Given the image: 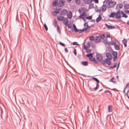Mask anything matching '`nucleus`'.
<instances>
[{
  "instance_id": "1",
  "label": "nucleus",
  "mask_w": 129,
  "mask_h": 129,
  "mask_svg": "<svg viewBox=\"0 0 129 129\" xmlns=\"http://www.w3.org/2000/svg\"><path fill=\"white\" fill-rule=\"evenodd\" d=\"M86 27H84L82 29H78L77 28L75 30V31L76 33L78 32L79 33H82L83 31L85 30L89 31L90 29L91 26H89L88 25H86Z\"/></svg>"
},
{
  "instance_id": "2",
  "label": "nucleus",
  "mask_w": 129,
  "mask_h": 129,
  "mask_svg": "<svg viewBox=\"0 0 129 129\" xmlns=\"http://www.w3.org/2000/svg\"><path fill=\"white\" fill-rule=\"evenodd\" d=\"M108 3L107 4V7L108 8L113 7L116 4V2L114 1H112V0H107L106 4Z\"/></svg>"
},
{
  "instance_id": "3",
  "label": "nucleus",
  "mask_w": 129,
  "mask_h": 129,
  "mask_svg": "<svg viewBox=\"0 0 129 129\" xmlns=\"http://www.w3.org/2000/svg\"><path fill=\"white\" fill-rule=\"evenodd\" d=\"M110 51L111 53L114 57L113 58V61L115 62L117 58V52L113 51L112 49H111V51Z\"/></svg>"
},
{
  "instance_id": "4",
  "label": "nucleus",
  "mask_w": 129,
  "mask_h": 129,
  "mask_svg": "<svg viewBox=\"0 0 129 129\" xmlns=\"http://www.w3.org/2000/svg\"><path fill=\"white\" fill-rule=\"evenodd\" d=\"M121 11H122L120 10H118L117 12L116 13V16L115 18L116 19H118L120 18L121 17Z\"/></svg>"
},
{
  "instance_id": "5",
  "label": "nucleus",
  "mask_w": 129,
  "mask_h": 129,
  "mask_svg": "<svg viewBox=\"0 0 129 129\" xmlns=\"http://www.w3.org/2000/svg\"><path fill=\"white\" fill-rule=\"evenodd\" d=\"M65 2L64 0H59L58 2V6L59 7H62L64 4V2Z\"/></svg>"
},
{
  "instance_id": "6",
  "label": "nucleus",
  "mask_w": 129,
  "mask_h": 129,
  "mask_svg": "<svg viewBox=\"0 0 129 129\" xmlns=\"http://www.w3.org/2000/svg\"><path fill=\"white\" fill-rule=\"evenodd\" d=\"M96 59L98 60V61L100 62L101 60L103 59V57L101 55L99 54H97L96 55Z\"/></svg>"
},
{
  "instance_id": "7",
  "label": "nucleus",
  "mask_w": 129,
  "mask_h": 129,
  "mask_svg": "<svg viewBox=\"0 0 129 129\" xmlns=\"http://www.w3.org/2000/svg\"><path fill=\"white\" fill-rule=\"evenodd\" d=\"M68 11L66 9H63L61 11L60 15H61L64 16L68 13Z\"/></svg>"
},
{
  "instance_id": "8",
  "label": "nucleus",
  "mask_w": 129,
  "mask_h": 129,
  "mask_svg": "<svg viewBox=\"0 0 129 129\" xmlns=\"http://www.w3.org/2000/svg\"><path fill=\"white\" fill-rule=\"evenodd\" d=\"M101 39L99 36H97L96 37V38L95 39L94 42L96 43H99L101 42Z\"/></svg>"
},
{
  "instance_id": "9",
  "label": "nucleus",
  "mask_w": 129,
  "mask_h": 129,
  "mask_svg": "<svg viewBox=\"0 0 129 129\" xmlns=\"http://www.w3.org/2000/svg\"><path fill=\"white\" fill-rule=\"evenodd\" d=\"M106 56L110 60H111L112 59V56L111 54L109 52H107L106 53Z\"/></svg>"
},
{
  "instance_id": "10",
  "label": "nucleus",
  "mask_w": 129,
  "mask_h": 129,
  "mask_svg": "<svg viewBox=\"0 0 129 129\" xmlns=\"http://www.w3.org/2000/svg\"><path fill=\"white\" fill-rule=\"evenodd\" d=\"M93 53H90L86 55V56L87 57H88L90 61L91 60L90 59H92L93 58Z\"/></svg>"
},
{
  "instance_id": "11",
  "label": "nucleus",
  "mask_w": 129,
  "mask_h": 129,
  "mask_svg": "<svg viewBox=\"0 0 129 129\" xmlns=\"http://www.w3.org/2000/svg\"><path fill=\"white\" fill-rule=\"evenodd\" d=\"M116 16V12H112L109 15L110 17H113L114 18L115 16Z\"/></svg>"
},
{
  "instance_id": "12",
  "label": "nucleus",
  "mask_w": 129,
  "mask_h": 129,
  "mask_svg": "<svg viewBox=\"0 0 129 129\" xmlns=\"http://www.w3.org/2000/svg\"><path fill=\"white\" fill-rule=\"evenodd\" d=\"M123 7L122 5L121 4H117L116 7V9H118V10H120V9H121Z\"/></svg>"
},
{
  "instance_id": "13",
  "label": "nucleus",
  "mask_w": 129,
  "mask_h": 129,
  "mask_svg": "<svg viewBox=\"0 0 129 129\" xmlns=\"http://www.w3.org/2000/svg\"><path fill=\"white\" fill-rule=\"evenodd\" d=\"M60 9H57L53 11L52 12V13H55L54 14V16H56V14L59 13V10Z\"/></svg>"
},
{
  "instance_id": "14",
  "label": "nucleus",
  "mask_w": 129,
  "mask_h": 129,
  "mask_svg": "<svg viewBox=\"0 0 129 129\" xmlns=\"http://www.w3.org/2000/svg\"><path fill=\"white\" fill-rule=\"evenodd\" d=\"M64 18V16H58L57 17V19L59 21H63V19Z\"/></svg>"
},
{
  "instance_id": "15",
  "label": "nucleus",
  "mask_w": 129,
  "mask_h": 129,
  "mask_svg": "<svg viewBox=\"0 0 129 129\" xmlns=\"http://www.w3.org/2000/svg\"><path fill=\"white\" fill-rule=\"evenodd\" d=\"M105 25L109 29H114L115 28V27L114 26L108 25L107 24H105Z\"/></svg>"
},
{
  "instance_id": "16",
  "label": "nucleus",
  "mask_w": 129,
  "mask_h": 129,
  "mask_svg": "<svg viewBox=\"0 0 129 129\" xmlns=\"http://www.w3.org/2000/svg\"><path fill=\"white\" fill-rule=\"evenodd\" d=\"M58 1H53L52 3V6L53 7H56L57 6H58Z\"/></svg>"
},
{
  "instance_id": "17",
  "label": "nucleus",
  "mask_w": 129,
  "mask_h": 129,
  "mask_svg": "<svg viewBox=\"0 0 129 129\" xmlns=\"http://www.w3.org/2000/svg\"><path fill=\"white\" fill-rule=\"evenodd\" d=\"M109 59L108 58H106V63L109 66L111 65V62L110 61Z\"/></svg>"
},
{
  "instance_id": "18",
  "label": "nucleus",
  "mask_w": 129,
  "mask_h": 129,
  "mask_svg": "<svg viewBox=\"0 0 129 129\" xmlns=\"http://www.w3.org/2000/svg\"><path fill=\"white\" fill-rule=\"evenodd\" d=\"M122 43L124 44L125 47L127 46V41L126 39H124L122 41Z\"/></svg>"
},
{
  "instance_id": "19",
  "label": "nucleus",
  "mask_w": 129,
  "mask_h": 129,
  "mask_svg": "<svg viewBox=\"0 0 129 129\" xmlns=\"http://www.w3.org/2000/svg\"><path fill=\"white\" fill-rule=\"evenodd\" d=\"M102 17L100 14H99V15L98 17L96 18V22H98L100 21L102 19Z\"/></svg>"
},
{
  "instance_id": "20",
  "label": "nucleus",
  "mask_w": 129,
  "mask_h": 129,
  "mask_svg": "<svg viewBox=\"0 0 129 129\" xmlns=\"http://www.w3.org/2000/svg\"><path fill=\"white\" fill-rule=\"evenodd\" d=\"M115 49L117 50H118L120 49L119 46L117 44H115L114 45Z\"/></svg>"
},
{
  "instance_id": "21",
  "label": "nucleus",
  "mask_w": 129,
  "mask_h": 129,
  "mask_svg": "<svg viewBox=\"0 0 129 129\" xmlns=\"http://www.w3.org/2000/svg\"><path fill=\"white\" fill-rule=\"evenodd\" d=\"M67 17L69 19H71L72 17V13L71 11H70V13L67 14Z\"/></svg>"
},
{
  "instance_id": "22",
  "label": "nucleus",
  "mask_w": 129,
  "mask_h": 129,
  "mask_svg": "<svg viewBox=\"0 0 129 129\" xmlns=\"http://www.w3.org/2000/svg\"><path fill=\"white\" fill-rule=\"evenodd\" d=\"M91 60L90 61H92L94 62L95 63L97 64L98 63V61H97L95 58H93L91 59H90Z\"/></svg>"
},
{
  "instance_id": "23",
  "label": "nucleus",
  "mask_w": 129,
  "mask_h": 129,
  "mask_svg": "<svg viewBox=\"0 0 129 129\" xmlns=\"http://www.w3.org/2000/svg\"><path fill=\"white\" fill-rule=\"evenodd\" d=\"M103 8L102 9V11H105L106 9L107 6L106 5H104V4L102 6Z\"/></svg>"
},
{
  "instance_id": "24",
  "label": "nucleus",
  "mask_w": 129,
  "mask_h": 129,
  "mask_svg": "<svg viewBox=\"0 0 129 129\" xmlns=\"http://www.w3.org/2000/svg\"><path fill=\"white\" fill-rule=\"evenodd\" d=\"M82 64L85 66H86L88 65V62L87 61H84L82 62Z\"/></svg>"
},
{
  "instance_id": "25",
  "label": "nucleus",
  "mask_w": 129,
  "mask_h": 129,
  "mask_svg": "<svg viewBox=\"0 0 129 129\" xmlns=\"http://www.w3.org/2000/svg\"><path fill=\"white\" fill-rule=\"evenodd\" d=\"M121 13L122 15V17H124L125 18H126L128 17L127 15L125 14L123 11H121Z\"/></svg>"
},
{
  "instance_id": "26",
  "label": "nucleus",
  "mask_w": 129,
  "mask_h": 129,
  "mask_svg": "<svg viewBox=\"0 0 129 129\" xmlns=\"http://www.w3.org/2000/svg\"><path fill=\"white\" fill-rule=\"evenodd\" d=\"M57 21H56L55 19L53 23V25H54L55 27L56 26H57Z\"/></svg>"
},
{
  "instance_id": "27",
  "label": "nucleus",
  "mask_w": 129,
  "mask_h": 129,
  "mask_svg": "<svg viewBox=\"0 0 129 129\" xmlns=\"http://www.w3.org/2000/svg\"><path fill=\"white\" fill-rule=\"evenodd\" d=\"M85 13V11H83L82 12V14H80L79 16H81V17H85V16H87V15H86Z\"/></svg>"
},
{
  "instance_id": "28",
  "label": "nucleus",
  "mask_w": 129,
  "mask_h": 129,
  "mask_svg": "<svg viewBox=\"0 0 129 129\" xmlns=\"http://www.w3.org/2000/svg\"><path fill=\"white\" fill-rule=\"evenodd\" d=\"M124 8L125 10H127L129 9V4H125L124 6Z\"/></svg>"
},
{
  "instance_id": "29",
  "label": "nucleus",
  "mask_w": 129,
  "mask_h": 129,
  "mask_svg": "<svg viewBox=\"0 0 129 129\" xmlns=\"http://www.w3.org/2000/svg\"><path fill=\"white\" fill-rule=\"evenodd\" d=\"M57 31L59 34H60L61 33V31L60 30L59 26L58 25H57Z\"/></svg>"
},
{
  "instance_id": "30",
  "label": "nucleus",
  "mask_w": 129,
  "mask_h": 129,
  "mask_svg": "<svg viewBox=\"0 0 129 129\" xmlns=\"http://www.w3.org/2000/svg\"><path fill=\"white\" fill-rule=\"evenodd\" d=\"M92 79L96 81L97 82L96 83H99L100 82V81L99 80L96 78L93 77Z\"/></svg>"
},
{
  "instance_id": "31",
  "label": "nucleus",
  "mask_w": 129,
  "mask_h": 129,
  "mask_svg": "<svg viewBox=\"0 0 129 129\" xmlns=\"http://www.w3.org/2000/svg\"><path fill=\"white\" fill-rule=\"evenodd\" d=\"M64 24L68 26V28H71V25H70L69 24H68L67 23V22H65L64 23Z\"/></svg>"
},
{
  "instance_id": "32",
  "label": "nucleus",
  "mask_w": 129,
  "mask_h": 129,
  "mask_svg": "<svg viewBox=\"0 0 129 129\" xmlns=\"http://www.w3.org/2000/svg\"><path fill=\"white\" fill-rule=\"evenodd\" d=\"M63 21L64 23L65 22H67V23L68 22V19L67 18H64V19H63Z\"/></svg>"
},
{
  "instance_id": "33",
  "label": "nucleus",
  "mask_w": 129,
  "mask_h": 129,
  "mask_svg": "<svg viewBox=\"0 0 129 129\" xmlns=\"http://www.w3.org/2000/svg\"><path fill=\"white\" fill-rule=\"evenodd\" d=\"M117 66V64L116 63L114 65L110 67L109 68V69H113L114 68H115Z\"/></svg>"
},
{
  "instance_id": "34",
  "label": "nucleus",
  "mask_w": 129,
  "mask_h": 129,
  "mask_svg": "<svg viewBox=\"0 0 129 129\" xmlns=\"http://www.w3.org/2000/svg\"><path fill=\"white\" fill-rule=\"evenodd\" d=\"M94 8V6H93V3H91V4H90L89 6V9H90L91 8Z\"/></svg>"
},
{
  "instance_id": "35",
  "label": "nucleus",
  "mask_w": 129,
  "mask_h": 129,
  "mask_svg": "<svg viewBox=\"0 0 129 129\" xmlns=\"http://www.w3.org/2000/svg\"><path fill=\"white\" fill-rule=\"evenodd\" d=\"M101 63L103 64H104L106 63V59L105 60H103V59L101 60Z\"/></svg>"
},
{
  "instance_id": "36",
  "label": "nucleus",
  "mask_w": 129,
  "mask_h": 129,
  "mask_svg": "<svg viewBox=\"0 0 129 129\" xmlns=\"http://www.w3.org/2000/svg\"><path fill=\"white\" fill-rule=\"evenodd\" d=\"M111 106H110V105L109 106H108V111L109 112H112V109L111 108H110Z\"/></svg>"
},
{
  "instance_id": "37",
  "label": "nucleus",
  "mask_w": 129,
  "mask_h": 129,
  "mask_svg": "<svg viewBox=\"0 0 129 129\" xmlns=\"http://www.w3.org/2000/svg\"><path fill=\"white\" fill-rule=\"evenodd\" d=\"M89 40L91 41H93L94 39V37L93 36H91L89 37Z\"/></svg>"
},
{
  "instance_id": "38",
  "label": "nucleus",
  "mask_w": 129,
  "mask_h": 129,
  "mask_svg": "<svg viewBox=\"0 0 129 129\" xmlns=\"http://www.w3.org/2000/svg\"><path fill=\"white\" fill-rule=\"evenodd\" d=\"M75 2L77 4L79 5L80 4V0H75Z\"/></svg>"
},
{
  "instance_id": "39",
  "label": "nucleus",
  "mask_w": 129,
  "mask_h": 129,
  "mask_svg": "<svg viewBox=\"0 0 129 129\" xmlns=\"http://www.w3.org/2000/svg\"><path fill=\"white\" fill-rule=\"evenodd\" d=\"M92 16H90L88 17H85L86 18L89 20L91 19H92Z\"/></svg>"
},
{
  "instance_id": "40",
  "label": "nucleus",
  "mask_w": 129,
  "mask_h": 129,
  "mask_svg": "<svg viewBox=\"0 0 129 129\" xmlns=\"http://www.w3.org/2000/svg\"><path fill=\"white\" fill-rule=\"evenodd\" d=\"M44 28H45V30L47 31L48 30V28L47 27L46 25V23H44Z\"/></svg>"
},
{
  "instance_id": "41",
  "label": "nucleus",
  "mask_w": 129,
  "mask_h": 129,
  "mask_svg": "<svg viewBox=\"0 0 129 129\" xmlns=\"http://www.w3.org/2000/svg\"><path fill=\"white\" fill-rule=\"evenodd\" d=\"M88 48L87 46L85 44L84 45V48L85 50H87Z\"/></svg>"
},
{
  "instance_id": "42",
  "label": "nucleus",
  "mask_w": 129,
  "mask_h": 129,
  "mask_svg": "<svg viewBox=\"0 0 129 129\" xmlns=\"http://www.w3.org/2000/svg\"><path fill=\"white\" fill-rule=\"evenodd\" d=\"M100 38H101L102 39H103L105 37V36L104 34H102L101 35H100V36H99Z\"/></svg>"
},
{
  "instance_id": "43",
  "label": "nucleus",
  "mask_w": 129,
  "mask_h": 129,
  "mask_svg": "<svg viewBox=\"0 0 129 129\" xmlns=\"http://www.w3.org/2000/svg\"><path fill=\"white\" fill-rule=\"evenodd\" d=\"M73 27L74 28V31L75 30H76V29L77 28L75 25L74 24H73Z\"/></svg>"
},
{
  "instance_id": "44",
  "label": "nucleus",
  "mask_w": 129,
  "mask_h": 129,
  "mask_svg": "<svg viewBox=\"0 0 129 129\" xmlns=\"http://www.w3.org/2000/svg\"><path fill=\"white\" fill-rule=\"evenodd\" d=\"M73 53L76 56L77 55V52H76V50L75 49H74V51H73Z\"/></svg>"
},
{
  "instance_id": "45",
  "label": "nucleus",
  "mask_w": 129,
  "mask_h": 129,
  "mask_svg": "<svg viewBox=\"0 0 129 129\" xmlns=\"http://www.w3.org/2000/svg\"><path fill=\"white\" fill-rule=\"evenodd\" d=\"M59 44L61 45L63 47H65V44L61 42H59Z\"/></svg>"
},
{
  "instance_id": "46",
  "label": "nucleus",
  "mask_w": 129,
  "mask_h": 129,
  "mask_svg": "<svg viewBox=\"0 0 129 129\" xmlns=\"http://www.w3.org/2000/svg\"><path fill=\"white\" fill-rule=\"evenodd\" d=\"M79 18H80L82 19L84 21H85V22L86 21V20H85V17H81V16H79Z\"/></svg>"
},
{
  "instance_id": "47",
  "label": "nucleus",
  "mask_w": 129,
  "mask_h": 129,
  "mask_svg": "<svg viewBox=\"0 0 129 129\" xmlns=\"http://www.w3.org/2000/svg\"><path fill=\"white\" fill-rule=\"evenodd\" d=\"M73 45H79V44H78L76 42H74L73 43Z\"/></svg>"
},
{
  "instance_id": "48",
  "label": "nucleus",
  "mask_w": 129,
  "mask_h": 129,
  "mask_svg": "<svg viewBox=\"0 0 129 129\" xmlns=\"http://www.w3.org/2000/svg\"><path fill=\"white\" fill-rule=\"evenodd\" d=\"M87 46L88 48H89L90 47V44L89 42H88L87 43Z\"/></svg>"
},
{
  "instance_id": "49",
  "label": "nucleus",
  "mask_w": 129,
  "mask_h": 129,
  "mask_svg": "<svg viewBox=\"0 0 129 129\" xmlns=\"http://www.w3.org/2000/svg\"><path fill=\"white\" fill-rule=\"evenodd\" d=\"M86 50L87 51L86 52L87 53L90 52L91 51V50L90 49H87V50Z\"/></svg>"
},
{
  "instance_id": "50",
  "label": "nucleus",
  "mask_w": 129,
  "mask_h": 129,
  "mask_svg": "<svg viewBox=\"0 0 129 129\" xmlns=\"http://www.w3.org/2000/svg\"><path fill=\"white\" fill-rule=\"evenodd\" d=\"M111 42V45H114L116 44L115 42L114 41H112V42Z\"/></svg>"
},
{
  "instance_id": "51",
  "label": "nucleus",
  "mask_w": 129,
  "mask_h": 129,
  "mask_svg": "<svg viewBox=\"0 0 129 129\" xmlns=\"http://www.w3.org/2000/svg\"><path fill=\"white\" fill-rule=\"evenodd\" d=\"M93 1L95 3H99L98 0H93Z\"/></svg>"
},
{
  "instance_id": "52",
  "label": "nucleus",
  "mask_w": 129,
  "mask_h": 129,
  "mask_svg": "<svg viewBox=\"0 0 129 129\" xmlns=\"http://www.w3.org/2000/svg\"><path fill=\"white\" fill-rule=\"evenodd\" d=\"M124 12L126 14H129V11L128 10H125L124 11Z\"/></svg>"
},
{
  "instance_id": "53",
  "label": "nucleus",
  "mask_w": 129,
  "mask_h": 129,
  "mask_svg": "<svg viewBox=\"0 0 129 129\" xmlns=\"http://www.w3.org/2000/svg\"><path fill=\"white\" fill-rule=\"evenodd\" d=\"M89 84H88V86L89 88V89L91 91H93V89H92V88H91L90 87H89Z\"/></svg>"
},
{
  "instance_id": "54",
  "label": "nucleus",
  "mask_w": 129,
  "mask_h": 129,
  "mask_svg": "<svg viewBox=\"0 0 129 129\" xmlns=\"http://www.w3.org/2000/svg\"><path fill=\"white\" fill-rule=\"evenodd\" d=\"M111 38V40H112V38L111 37H110V36L109 35H107L106 37V38Z\"/></svg>"
},
{
  "instance_id": "55",
  "label": "nucleus",
  "mask_w": 129,
  "mask_h": 129,
  "mask_svg": "<svg viewBox=\"0 0 129 129\" xmlns=\"http://www.w3.org/2000/svg\"><path fill=\"white\" fill-rule=\"evenodd\" d=\"M73 30L72 28H71L69 30V32L70 33H72L73 31Z\"/></svg>"
},
{
  "instance_id": "56",
  "label": "nucleus",
  "mask_w": 129,
  "mask_h": 129,
  "mask_svg": "<svg viewBox=\"0 0 129 129\" xmlns=\"http://www.w3.org/2000/svg\"><path fill=\"white\" fill-rule=\"evenodd\" d=\"M106 44H107L108 45H109L110 44L111 45V42H107V43H106Z\"/></svg>"
},
{
  "instance_id": "57",
  "label": "nucleus",
  "mask_w": 129,
  "mask_h": 129,
  "mask_svg": "<svg viewBox=\"0 0 129 129\" xmlns=\"http://www.w3.org/2000/svg\"><path fill=\"white\" fill-rule=\"evenodd\" d=\"M65 51L66 53H67L68 52V49L67 48H65Z\"/></svg>"
},
{
  "instance_id": "58",
  "label": "nucleus",
  "mask_w": 129,
  "mask_h": 129,
  "mask_svg": "<svg viewBox=\"0 0 129 129\" xmlns=\"http://www.w3.org/2000/svg\"><path fill=\"white\" fill-rule=\"evenodd\" d=\"M95 11L96 12H98L99 13L100 12V10L98 9H97V10H96Z\"/></svg>"
},
{
  "instance_id": "59",
  "label": "nucleus",
  "mask_w": 129,
  "mask_h": 129,
  "mask_svg": "<svg viewBox=\"0 0 129 129\" xmlns=\"http://www.w3.org/2000/svg\"><path fill=\"white\" fill-rule=\"evenodd\" d=\"M114 79V78L113 77H112V78L110 80V81L111 82H112L113 81V80Z\"/></svg>"
},
{
  "instance_id": "60",
  "label": "nucleus",
  "mask_w": 129,
  "mask_h": 129,
  "mask_svg": "<svg viewBox=\"0 0 129 129\" xmlns=\"http://www.w3.org/2000/svg\"><path fill=\"white\" fill-rule=\"evenodd\" d=\"M103 42L105 44H106V43H107V40H104Z\"/></svg>"
},
{
  "instance_id": "61",
  "label": "nucleus",
  "mask_w": 129,
  "mask_h": 129,
  "mask_svg": "<svg viewBox=\"0 0 129 129\" xmlns=\"http://www.w3.org/2000/svg\"><path fill=\"white\" fill-rule=\"evenodd\" d=\"M109 93L110 92V91L109 90H106L105 91V93Z\"/></svg>"
},
{
  "instance_id": "62",
  "label": "nucleus",
  "mask_w": 129,
  "mask_h": 129,
  "mask_svg": "<svg viewBox=\"0 0 129 129\" xmlns=\"http://www.w3.org/2000/svg\"><path fill=\"white\" fill-rule=\"evenodd\" d=\"M98 83H96V87H98V88L99 87V85Z\"/></svg>"
},
{
  "instance_id": "63",
  "label": "nucleus",
  "mask_w": 129,
  "mask_h": 129,
  "mask_svg": "<svg viewBox=\"0 0 129 129\" xmlns=\"http://www.w3.org/2000/svg\"><path fill=\"white\" fill-rule=\"evenodd\" d=\"M98 88V87H95L93 89L94 90H96Z\"/></svg>"
},
{
  "instance_id": "64",
  "label": "nucleus",
  "mask_w": 129,
  "mask_h": 129,
  "mask_svg": "<svg viewBox=\"0 0 129 129\" xmlns=\"http://www.w3.org/2000/svg\"><path fill=\"white\" fill-rule=\"evenodd\" d=\"M126 24L128 25H129V20L126 22Z\"/></svg>"
}]
</instances>
